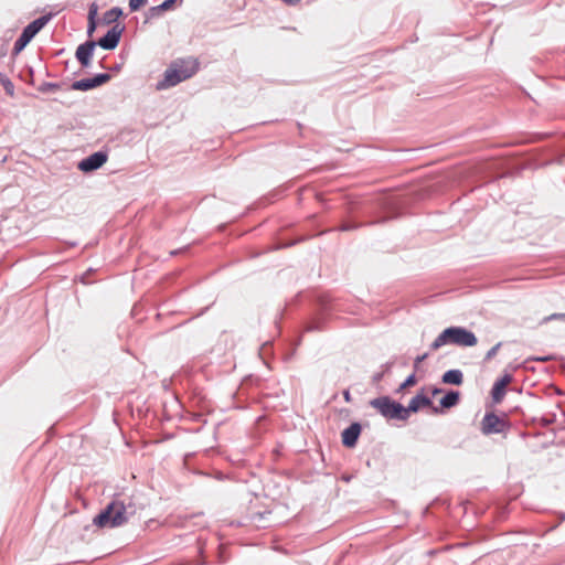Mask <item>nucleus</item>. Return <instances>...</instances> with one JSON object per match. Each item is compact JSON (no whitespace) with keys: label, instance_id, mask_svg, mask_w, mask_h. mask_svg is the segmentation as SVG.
<instances>
[{"label":"nucleus","instance_id":"1","mask_svg":"<svg viewBox=\"0 0 565 565\" xmlns=\"http://www.w3.org/2000/svg\"><path fill=\"white\" fill-rule=\"evenodd\" d=\"M198 71L194 60H180L172 63L164 72L163 79L158 82L157 89L162 90L190 78Z\"/></svg>","mask_w":565,"mask_h":565},{"label":"nucleus","instance_id":"2","mask_svg":"<svg viewBox=\"0 0 565 565\" xmlns=\"http://www.w3.org/2000/svg\"><path fill=\"white\" fill-rule=\"evenodd\" d=\"M478 339L473 332L463 327H449L445 329L430 344V349L436 351L446 344H455L458 347H475Z\"/></svg>","mask_w":565,"mask_h":565},{"label":"nucleus","instance_id":"3","mask_svg":"<svg viewBox=\"0 0 565 565\" xmlns=\"http://www.w3.org/2000/svg\"><path fill=\"white\" fill-rule=\"evenodd\" d=\"M131 513L122 501L115 500L94 518L93 523L98 527H118L128 521Z\"/></svg>","mask_w":565,"mask_h":565},{"label":"nucleus","instance_id":"4","mask_svg":"<svg viewBox=\"0 0 565 565\" xmlns=\"http://www.w3.org/2000/svg\"><path fill=\"white\" fill-rule=\"evenodd\" d=\"M371 405L376 408L384 417L391 419H406L407 411L405 407L388 397H379L371 401Z\"/></svg>","mask_w":565,"mask_h":565},{"label":"nucleus","instance_id":"5","mask_svg":"<svg viewBox=\"0 0 565 565\" xmlns=\"http://www.w3.org/2000/svg\"><path fill=\"white\" fill-rule=\"evenodd\" d=\"M107 161V154L98 151L83 159L78 163V169L83 172H90L99 169Z\"/></svg>","mask_w":565,"mask_h":565},{"label":"nucleus","instance_id":"6","mask_svg":"<svg viewBox=\"0 0 565 565\" xmlns=\"http://www.w3.org/2000/svg\"><path fill=\"white\" fill-rule=\"evenodd\" d=\"M504 427V420L494 414H486L481 424V430L484 435L501 433Z\"/></svg>","mask_w":565,"mask_h":565},{"label":"nucleus","instance_id":"7","mask_svg":"<svg viewBox=\"0 0 565 565\" xmlns=\"http://www.w3.org/2000/svg\"><path fill=\"white\" fill-rule=\"evenodd\" d=\"M110 79L109 74H97L92 78H83L73 83L72 87L76 90H88L107 83Z\"/></svg>","mask_w":565,"mask_h":565},{"label":"nucleus","instance_id":"8","mask_svg":"<svg viewBox=\"0 0 565 565\" xmlns=\"http://www.w3.org/2000/svg\"><path fill=\"white\" fill-rule=\"evenodd\" d=\"M51 15H42L28 24L20 36L30 42L50 21Z\"/></svg>","mask_w":565,"mask_h":565},{"label":"nucleus","instance_id":"9","mask_svg":"<svg viewBox=\"0 0 565 565\" xmlns=\"http://www.w3.org/2000/svg\"><path fill=\"white\" fill-rule=\"evenodd\" d=\"M121 32L122 28L115 25L106 33L105 36L99 39L98 45L105 50H114L119 43Z\"/></svg>","mask_w":565,"mask_h":565},{"label":"nucleus","instance_id":"10","mask_svg":"<svg viewBox=\"0 0 565 565\" xmlns=\"http://www.w3.org/2000/svg\"><path fill=\"white\" fill-rule=\"evenodd\" d=\"M95 46L96 43L94 41H88L76 49L75 55L82 66H89Z\"/></svg>","mask_w":565,"mask_h":565},{"label":"nucleus","instance_id":"11","mask_svg":"<svg viewBox=\"0 0 565 565\" xmlns=\"http://www.w3.org/2000/svg\"><path fill=\"white\" fill-rule=\"evenodd\" d=\"M360 434H361L360 424H358V423L351 424L342 433V444L347 447L355 446Z\"/></svg>","mask_w":565,"mask_h":565},{"label":"nucleus","instance_id":"12","mask_svg":"<svg viewBox=\"0 0 565 565\" xmlns=\"http://www.w3.org/2000/svg\"><path fill=\"white\" fill-rule=\"evenodd\" d=\"M511 381V375L507 374L494 383L492 387V397L495 402H500L503 398L505 394V387L508 384H510Z\"/></svg>","mask_w":565,"mask_h":565},{"label":"nucleus","instance_id":"13","mask_svg":"<svg viewBox=\"0 0 565 565\" xmlns=\"http://www.w3.org/2000/svg\"><path fill=\"white\" fill-rule=\"evenodd\" d=\"M431 405V401L423 395V394H417L416 396H414L408 406L405 407V409L407 411V417L409 416V414L412 412H417L418 409H420L422 407H425V406H430Z\"/></svg>","mask_w":565,"mask_h":565},{"label":"nucleus","instance_id":"14","mask_svg":"<svg viewBox=\"0 0 565 565\" xmlns=\"http://www.w3.org/2000/svg\"><path fill=\"white\" fill-rule=\"evenodd\" d=\"M463 381V375L460 370H449L443 375V382L446 384L460 385Z\"/></svg>","mask_w":565,"mask_h":565},{"label":"nucleus","instance_id":"15","mask_svg":"<svg viewBox=\"0 0 565 565\" xmlns=\"http://www.w3.org/2000/svg\"><path fill=\"white\" fill-rule=\"evenodd\" d=\"M459 402V393L458 392H448L441 399L440 405L444 408H450Z\"/></svg>","mask_w":565,"mask_h":565},{"label":"nucleus","instance_id":"16","mask_svg":"<svg viewBox=\"0 0 565 565\" xmlns=\"http://www.w3.org/2000/svg\"><path fill=\"white\" fill-rule=\"evenodd\" d=\"M122 14V10L120 8H113L105 12L104 22L110 24L115 22Z\"/></svg>","mask_w":565,"mask_h":565},{"label":"nucleus","instance_id":"17","mask_svg":"<svg viewBox=\"0 0 565 565\" xmlns=\"http://www.w3.org/2000/svg\"><path fill=\"white\" fill-rule=\"evenodd\" d=\"M29 43L30 42L20 36L14 43V47L12 51L13 56L18 55Z\"/></svg>","mask_w":565,"mask_h":565},{"label":"nucleus","instance_id":"18","mask_svg":"<svg viewBox=\"0 0 565 565\" xmlns=\"http://www.w3.org/2000/svg\"><path fill=\"white\" fill-rule=\"evenodd\" d=\"M175 0H164L161 4L151 8L152 11H166L169 10Z\"/></svg>","mask_w":565,"mask_h":565},{"label":"nucleus","instance_id":"19","mask_svg":"<svg viewBox=\"0 0 565 565\" xmlns=\"http://www.w3.org/2000/svg\"><path fill=\"white\" fill-rule=\"evenodd\" d=\"M147 3V0H129V9L135 12Z\"/></svg>","mask_w":565,"mask_h":565},{"label":"nucleus","instance_id":"20","mask_svg":"<svg viewBox=\"0 0 565 565\" xmlns=\"http://www.w3.org/2000/svg\"><path fill=\"white\" fill-rule=\"evenodd\" d=\"M97 13H98V6L95 2L90 3L89 10H88V20H96Z\"/></svg>","mask_w":565,"mask_h":565},{"label":"nucleus","instance_id":"21","mask_svg":"<svg viewBox=\"0 0 565 565\" xmlns=\"http://www.w3.org/2000/svg\"><path fill=\"white\" fill-rule=\"evenodd\" d=\"M416 383L415 374H411L401 385L399 390L413 386Z\"/></svg>","mask_w":565,"mask_h":565},{"label":"nucleus","instance_id":"22","mask_svg":"<svg viewBox=\"0 0 565 565\" xmlns=\"http://www.w3.org/2000/svg\"><path fill=\"white\" fill-rule=\"evenodd\" d=\"M551 320H565V313H553L548 317L544 318V322H548Z\"/></svg>","mask_w":565,"mask_h":565},{"label":"nucleus","instance_id":"23","mask_svg":"<svg viewBox=\"0 0 565 565\" xmlns=\"http://www.w3.org/2000/svg\"><path fill=\"white\" fill-rule=\"evenodd\" d=\"M500 345L501 343H498L493 348H491L486 354V360H491L497 354Z\"/></svg>","mask_w":565,"mask_h":565},{"label":"nucleus","instance_id":"24","mask_svg":"<svg viewBox=\"0 0 565 565\" xmlns=\"http://www.w3.org/2000/svg\"><path fill=\"white\" fill-rule=\"evenodd\" d=\"M95 30H96V20H88V28H87L88 35H92Z\"/></svg>","mask_w":565,"mask_h":565},{"label":"nucleus","instance_id":"25","mask_svg":"<svg viewBox=\"0 0 565 565\" xmlns=\"http://www.w3.org/2000/svg\"><path fill=\"white\" fill-rule=\"evenodd\" d=\"M427 358V354H423L420 356H417L415 360V365H418L420 362H423Z\"/></svg>","mask_w":565,"mask_h":565},{"label":"nucleus","instance_id":"26","mask_svg":"<svg viewBox=\"0 0 565 565\" xmlns=\"http://www.w3.org/2000/svg\"><path fill=\"white\" fill-rule=\"evenodd\" d=\"M282 1L289 6H294V4H297L300 0H282Z\"/></svg>","mask_w":565,"mask_h":565},{"label":"nucleus","instance_id":"27","mask_svg":"<svg viewBox=\"0 0 565 565\" xmlns=\"http://www.w3.org/2000/svg\"><path fill=\"white\" fill-rule=\"evenodd\" d=\"M3 55H6V50H4V49H1V50H0V56H3Z\"/></svg>","mask_w":565,"mask_h":565},{"label":"nucleus","instance_id":"28","mask_svg":"<svg viewBox=\"0 0 565 565\" xmlns=\"http://www.w3.org/2000/svg\"><path fill=\"white\" fill-rule=\"evenodd\" d=\"M381 377H382V374H379L375 376V380L379 381V380H381Z\"/></svg>","mask_w":565,"mask_h":565},{"label":"nucleus","instance_id":"29","mask_svg":"<svg viewBox=\"0 0 565 565\" xmlns=\"http://www.w3.org/2000/svg\"><path fill=\"white\" fill-rule=\"evenodd\" d=\"M433 393H434V394H438V393H440V391H439V390H434V392H433Z\"/></svg>","mask_w":565,"mask_h":565}]
</instances>
